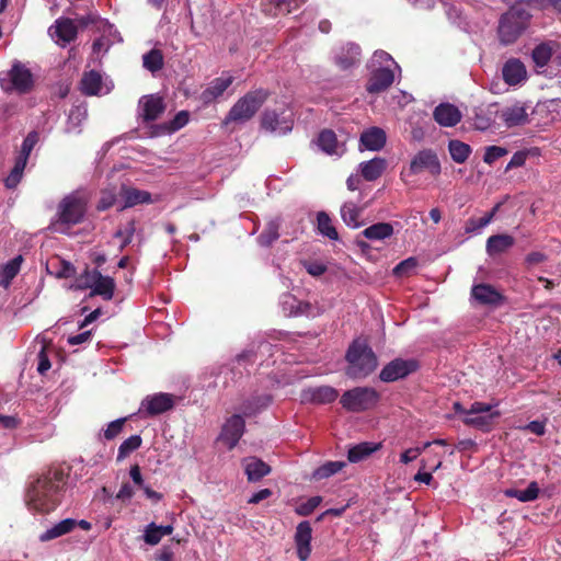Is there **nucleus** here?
I'll return each instance as SVG.
<instances>
[{
  "label": "nucleus",
  "mask_w": 561,
  "mask_h": 561,
  "mask_svg": "<svg viewBox=\"0 0 561 561\" xmlns=\"http://www.w3.org/2000/svg\"><path fill=\"white\" fill-rule=\"evenodd\" d=\"M71 486L70 466L49 467L30 483L26 490V504L30 510L48 514L61 504L66 492Z\"/></svg>",
  "instance_id": "obj_1"
},
{
  "label": "nucleus",
  "mask_w": 561,
  "mask_h": 561,
  "mask_svg": "<svg viewBox=\"0 0 561 561\" xmlns=\"http://www.w3.org/2000/svg\"><path fill=\"white\" fill-rule=\"evenodd\" d=\"M347 366L345 374L351 379H364L378 366V359L373 348L362 340H354L345 354Z\"/></svg>",
  "instance_id": "obj_2"
},
{
  "label": "nucleus",
  "mask_w": 561,
  "mask_h": 561,
  "mask_svg": "<svg viewBox=\"0 0 561 561\" xmlns=\"http://www.w3.org/2000/svg\"><path fill=\"white\" fill-rule=\"evenodd\" d=\"M90 197L85 192L76 191L66 195L57 206V213L51 226L55 230L64 232L58 227H73L84 220Z\"/></svg>",
  "instance_id": "obj_3"
},
{
  "label": "nucleus",
  "mask_w": 561,
  "mask_h": 561,
  "mask_svg": "<svg viewBox=\"0 0 561 561\" xmlns=\"http://www.w3.org/2000/svg\"><path fill=\"white\" fill-rule=\"evenodd\" d=\"M530 18V13L522 5L511 7L499 21L500 43L503 45L514 44L528 27Z\"/></svg>",
  "instance_id": "obj_4"
},
{
  "label": "nucleus",
  "mask_w": 561,
  "mask_h": 561,
  "mask_svg": "<svg viewBox=\"0 0 561 561\" xmlns=\"http://www.w3.org/2000/svg\"><path fill=\"white\" fill-rule=\"evenodd\" d=\"M270 95L271 92L263 88L247 92L229 110L222 121V125L228 126L231 123H245L250 121L267 101Z\"/></svg>",
  "instance_id": "obj_5"
},
{
  "label": "nucleus",
  "mask_w": 561,
  "mask_h": 561,
  "mask_svg": "<svg viewBox=\"0 0 561 561\" xmlns=\"http://www.w3.org/2000/svg\"><path fill=\"white\" fill-rule=\"evenodd\" d=\"M379 392L371 387H355L345 391L340 399L343 409L352 413L368 411L379 402Z\"/></svg>",
  "instance_id": "obj_6"
},
{
  "label": "nucleus",
  "mask_w": 561,
  "mask_h": 561,
  "mask_svg": "<svg viewBox=\"0 0 561 561\" xmlns=\"http://www.w3.org/2000/svg\"><path fill=\"white\" fill-rule=\"evenodd\" d=\"M4 77H0L1 88L5 92H16L19 94L30 93L35 85L32 71L22 62L15 61Z\"/></svg>",
  "instance_id": "obj_7"
},
{
  "label": "nucleus",
  "mask_w": 561,
  "mask_h": 561,
  "mask_svg": "<svg viewBox=\"0 0 561 561\" xmlns=\"http://www.w3.org/2000/svg\"><path fill=\"white\" fill-rule=\"evenodd\" d=\"M294 121L291 114L285 110L277 111L265 108L260 118V126L262 129L270 133H278L285 135L293 129Z\"/></svg>",
  "instance_id": "obj_8"
},
{
  "label": "nucleus",
  "mask_w": 561,
  "mask_h": 561,
  "mask_svg": "<svg viewBox=\"0 0 561 561\" xmlns=\"http://www.w3.org/2000/svg\"><path fill=\"white\" fill-rule=\"evenodd\" d=\"M419 369V363L415 359L396 358L388 363L380 371L379 378L383 382H393L405 378Z\"/></svg>",
  "instance_id": "obj_9"
},
{
  "label": "nucleus",
  "mask_w": 561,
  "mask_h": 561,
  "mask_svg": "<svg viewBox=\"0 0 561 561\" xmlns=\"http://www.w3.org/2000/svg\"><path fill=\"white\" fill-rule=\"evenodd\" d=\"M500 119L507 128L525 126L529 124V105L523 101H515L504 106L499 112Z\"/></svg>",
  "instance_id": "obj_10"
},
{
  "label": "nucleus",
  "mask_w": 561,
  "mask_h": 561,
  "mask_svg": "<svg viewBox=\"0 0 561 561\" xmlns=\"http://www.w3.org/2000/svg\"><path fill=\"white\" fill-rule=\"evenodd\" d=\"M425 170L433 176H438L442 171L439 159L432 149L419 151L410 162V174H419Z\"/></svg>",
  "instance_id": "obj_11"
},
{
  "label": "nucleus",
  "mask_w": 561,
  "mask_h": 561,
  "mask_svg": "<svg viewBox=\"0 0 561 561\" xmlns=\"http://www.w3.org/2000/svg\"><path fill=\"white\" fill-rule=\"evenodd\" d=\"M173 407V394L160 392L153 396H147L141 401L139 412L142 413L145 416H156L172 410Z\"/></svg>",
  "instance_id": "obj_12"
},
{
  "label": "nucleus",
  "mask_w": 561,
  "mask_h": 561,
  "mask_svg": "<svg viewBox=\"0 0 561 561\" xmlns=\"http://www.w3.org/2000/svg\"><path fill=\"white\" fill-rule=\"evenodd\" d=\"M245 428V422L239 414L230 416L222 426L220 439L227 445L228 449H233L242 437Z\"/></svg>",
  "instance_id": "obj_13"
},
{
  "label": "nucleus",
  "mask_w": 561,
  "mask_h": 561,
  "mask_svg": "<svg viewBox=\"0 0 561 561\" xmlns=\"http://www.w3.org/2000/svg\"><path fill=\"white\" fill-rule=\"evenodd\" d=\"M312 528L307 520L300 522L296 527L295 543L300 561H307L311 553Z\"/></svg>",
  "instance_id": "obj_14"
},
{
  "label": "nucleus",
  "mask_w": 561,
  "mask_h": 561,
  "mask_svg": "<svg viewBox=\"0 0 561 561\" xmlns=\"http://www.w3.org/2000/svg\"><path fill=\"white\" fill-rule=\"evenodd\" d=\"M308 0H262V11L270 16L289 14L299 9Z\"/></svg>",
  "instance_id": "obj_15"
},
{
  "label": "nucleus",
  "mask_w": 561,
  "mask_h": 561,
  "mask_svg": "<svg viewBox=\"0 0 561 561\" xmlns=\"http://www.w3.org/2000/svg\"><path fill=\"white\" fill-rule=\"evenodd\" d=\"M433 117L440 126L454 127L461 121L462 114L454 104L442 103L435 107Z\"/></svg>",
  "instance_id": "obj_16"
},
{
  "label": "nucleus",
  "mask_w": 561,
  "mask_h": 561,
  "mask_svg": "<svg viewBox=\"0 0 561 561\" xmlns=\"http://www.w3.org/2000/svg\"><path fill=\"white\" fill-rule=\"evenodd\" d=\"M139 103L141 105L140 116L146 123L158 119L165 110L163 99L158 95L142 96Z\"/></svg>",
  "instance_id": "obj_17"
},
{
  "label": "nucleus",
  "mask_w": 561,
  "mask_h": 561,
  "mask_svg": "<svg viewBox=\"0 0 561 561\" xmlns=\"http://www.w3.org/2000/svg\"><path fill=\"white\" fill-rule=\"evenodd\" d=\"M233 77L230 75L215 78L208 87L201 93V101L207 105L213 103L232 84Z\"/></svg>",
  "instance_id": "obj_18"
},
{
  "label": "nucleus",
  "mask_w": 561,
  "mask_h": 561,
  "mask_svg": "<svg viewBox=\"0 0 561 561\" xmlns=\"http://www.w3.org/2000/svg\"><path fill=\"white\" fill-rule=\"evenodd\" d=\"M337 397L339 391L331 386L311 387L302 392V399L314 404L332 403Z\"/></svg>",
  "instance_id": "obj_19"
},
{
  "label": "nucleus",
  "mask_w": 561,
  "mask_h": 561,
  "mask_svg": "<svg viewBox=\"0 0 561 561\" xmlns=\"http://www.w3.org/2000/svg\"><path fill=\"white\" fill-rule=\"evenodd\" d=\"M394 81V73L389 68H379L374 71L366 84L368 93L376 94L386 91Z\"/></svg>",
  "instance_id": "obj_20"
},
{
  "label": "nucleus",
  "mask_w": 561,
  "mask_h": 561,
  "mask_svg": "<svg viewBox=\"0 0 561 561\" xmlns=\"http://www.w3.org/2000/svg\"><path fill=\"white\" fill-rule=\"evenodd\" d=\"M502 77L508 85H516L526 80L527 70L518 58H511L502 68Z\"/></svg>",
  "instance_id": "obj_21"
},
{
  "label": "nucleus",
  "mask_w": 561,
  "mask_h": 561,
  "mask_svg": "<svg viewBox=\"0 0 561 561\" xmlns=\"http://www.w3.org/2000/svg\"><path fill=\"white\" fill-rule=\"evenodd\" d=\"M243 466L249 482H259L272 471L270 465L256 457L244 458Z\"/></svg>",
  "instance_id": "obj_22"
},
{
  "label": "nucleus",
  "mask_w": 561,
  "mask_h": 561,
  "mask_svg": "<svg viewBox=\"0 0 561 561\" xmlns=\"http://www.w3.org/2000/svg\"><path fill=\"white\" fill-rule=\"evenodd\" d=\"M471 296L481 305H500L503 300V296L489 284H478L471 289Z\"/></svg>",
  "instance_id": "obj_23"
},
{
  "label": "nucleus",
  "mask_w": 561,
  "mask_h": 561,
  "mask_svg": "<svg viewBox=\"0 0 561 561\" xmlns=\"http://www.w3.org/2000/svg\"><path fill=\"white\" fill-rule=\"evenodd\" d=\"M359 141L367 150L378 151L385 147L387 136L383 129L370 127L362 133Z\"/></svg>",
  "instance_id": "obj_24"
},
{
  "label": "nucleus",
  "mask_w": 561,
  "mask_h": 561,
  "mask_svg": "<svg viewBox=\"0 0 561 561\" xmlns=\"http://www.w3.org/2000/svg\"><path fill=\"white\" fill-rule=\"evenodd\" d=\"M387 165H388V163L385 158L376 157L371 160L362 162L359 164V170H360L362 176L366 181L373 182L382 175V173L387 169Z\"/></svg>",
  "instance_id": "obj_25"
},
{
  "label": "nucleus",
  "mask_w": 561,
  "mask_h": 561,
  "mask_svg": "<svg viewBox=\"0 0 561 561\" xmlns=\"http://www.w3.org/2000/svg\"><path fill=\"white\" fill-rule=\"evenodd\" d=\"M94 275H96V279L90 296H101L104 300H111L115 290L114 279L110 276H103L98 268H95Z\"/></svg>",
  "instance_id": "obj_26"
},
{
  "label": "nucleus",
  "mask_w": 561,
  "mask_h": 561,
  "mask_svg": "<svg viewBox=\"0 0 561 561\" xmlns=\"http://www.w3.org/2000/svg\"><path fill=\"white\" fill-rule=\"evenodd\" d=\"M515 243V239L506 233L493 234L488 238L485 250L490 256L501 254L511 249Z\"/></svg>",
  "instance_id": "obj_27"
},
{
  "label": "nucleus",
  "mask_w": 561,
  "mask_h": 561,
  "mask_svg": "<svg viewBox=\"0 0 561 561\" xmlns=\"http://www.w3.org/2000/svg\"><path fill=\"white\" fill-rule=\"evenodd\" d=\"M77 527V520L73 518H66L48 528L39 535L42 542L50 541L64 535L70 534Z\"/></svg>",
  "instance_id": "obj_28"
},
{
  "label": "nucleus",
  "mask_w": 561,
  "mask_h": 561,
  "mask_svg": "<svg viewBox=\"0 0 561 561\" xmlns=\"http://www.w3.org/2000/svg\"><path fill=\"white\" fill-rule=\"evenodd\" d=\"M122 196L124 198L123 208H129L139 204H149L152 202L151 194L149 192L135 187L123 186Z\"/></svg>",
  "instance_id": "obj_29"
},
{
  "label": "nucleus",
  "mask_w": 561,
  "mask_h": 561,
  "mask_svg": "<svg viewBox=\"0 0 561 561\" xmlns=\"http://www.w3.org/2000/svg\"><path fill=\"white\" fill-rule=\"evenodd\" d=\"M380 447H381V444H379V443H369V442L359 443L348 449L347 459L350 462H353V463L359 462V461L366 459L373 453L377 451Z\"/></svg>",
  "instance_id": "obj_30"
},
{
  "label": "nucleus",
  "mask_w": 561,
  "mask_h": 561,
  "mask_svg": "<svg viewBox=\"0 0 561 561\" xmlns=\"http://www.w3.org/2000/svg\"><path fill=\"white\" fill-rule=\"evenodd\" d=\"M500 416V412H491L489 414H467L462 422L468 425L472 426L474 428L481 430L483 432H489L492 427L494 419Z\"/></svg>",
  "instance_id": "obj_31"
},
{
  "label": "nucleus",
  "mask_w": 561,
  "mask_h": 561,
  "mask_svg": "<svg viewBox=\"0 0 561 561\" xmlns=\"http://www.w3.org/2000/svg\"><path fill=\"white\" fill-rule=\"evenodd\" d=\"M55 34L64 43H70L76 39L78 30L71 19L61 18L55 22Z\"/></svg>",
  "instance_id": "obj_32"
},
{
  "label": "nucleus",
  "mask_w": 561,
  "mask_h": 561,
  "mask_svg": "<svg viewBox=\"0 0 561 561\" xmlns=\"http://www.w3.org/2000/svg\"><path fill=\"white\" fill-rule=\"evenodd\" d=\"M23 262L22 255H18L4 264L0 270V286L7 288L12 279L19 274L21 264Z\"/></svg>",
  "instance_id": "obj_33"
},
{
  "label": "nucleus",
  "mask_w": 561,
  "mask_h": 561,
  "mask_svg": "<svg viewBox=\"0 0 561 561\" xmlns=\"http://www.w3.org/2000/svg\"><path fill=\"white\" fill-rule=\"evenodd\" d=\"M102 88V77L95 71L85 72L81 79V91L85 95H96Z\"/></svg>",
  "instance_id": "obj_34"
},
{
  "label": "nucleus",
  "mask_w": 561,
  "mask_h": 561,
  "mask_svg": "<svg viewBox=\"0 0 561 561\" xmlns=\"http://www.w3.org/2000/svg\"><path fill=\"white\" fill-rule=\"evenodd\" d=\"M393 234V227L389 222H377L362 231V236L369 240H383Z\"/></svg>",
  "instance_id": "obj_35"
},
{
  "label": "nucleus",
  "mask_w": 561,
  "mask_h": 561,
  "mask_svg": "<svg viewBox=\"0 0 561 561\" xmlns=\"http://www.w3.org/2000/svg\"><path fill=\"white\" fill-rule=\"evenodd\" d=\"M317 144L319 148L327 154H336L339 149V141L335 133L332 129H323L319 133Z\"/></svg>",
  "instance_id": "obj_36"
},
{
  "label": "nucleus",
  "mask_w": 561,
  "mask_h": 561,
  "mask_svg": "<svg viewBox=\"0 0 561 561\" xmlns=\"http://www.w3.org/2000/svg\"><path fill=\"white\" fill-rule=\"evenodd\" d=\"M359 61V47L356 45L350 46L346 50H342L335 57V64L342 70L352 68Z\"/></svg>",
  "instance_id": "obj_37"
},
{
  "label": "nucleus",
  "mask_w": 561,
  "mask_h": 561,
  "mask_svg": "<svg viewBox=\"0 0 561 561\" xmlns=\"http://www.w3.org/2000/svg\"><path fill=\"white\" fill-rule=\"evenodd\" d=\"M553 54L552 43H541L537 45L531 51V58L535 62L536 67L543 68L546 67Z\"/></svg>",
  "instance_id": "obj_38"
},
{
  "label": "nucleus",
  "mask_w": 561,
  "mask_h": 561,
  "mask_svg": "<svg viewBox=\"0 0 561 561\" xmlns=\"http://www.w3.org/2000/svg\"><path fill=\"white\" fill-rule=\"evenodd\" d=\"M448 150L451 159L456 163H463L469 158L472 149L471 147L460 140L453 139L448 142Z\"/></svg>",
  "instance_id": "obj_39"
},
{
  "label": "nucleus",
  "mask_w": 561,
  "mask_h": 561,
  "mask_svg": "<svg viewBox=\"0 0 561 561\" xmlns=\"http://www.w3.org/2000/svg\"><path fill=\"white\" fill-rule=\"evenodd\" d=\"M505 494L510 497H515L524 503L531 502L538 497L539 486L536 481H533L528 484V486L525 490L508 489L505 491Z\"/></svg>",
  "instance_id": "obj_40"
},
{
  "label": "nucleus",
  "mask_w": 561,
  "mask_h": 561,
  "mask_svg": "<svg viewBox=\"0 0 561 561\" xmlns=\"http://www.w3.org/2000/svg\"><path fill=\"white\" fill-rule=\"evenodd\" d=\"M346 466L344 461H327L322 466L318 467L313 473L312 478L314 480L328 479L331 476L337 473Z\"/></svg>",
  "instance_id": "obj_41"
},
{
  "label": "nucleus",
  "mask_w": 561,
  "mask_h": 561,
  "mask_svg": "<svg viewBox=\"0 0 561 561\" xmlns=\"http://www.w3.org/2000/svg\"><path fill=\"white\" fill-rule=\"evenodd\" d=\"M318 230L319 232L328 237L330 240H337L339 233L335 227L332 225L330 216L325 211H320L317 215Z\"/></svg>",
  "instance_id": "obj_42"
},
{
  "label": "nucleus",
  "mask_w": 561,
  "mask_h": 561,
  "mask_svg": "<svg viewBox=\"0 0 561 561\" xmlns=\"http://www.w3.org/2000/svg\"><path fill=\"white\" fill-rule=\"evenodd\" d=\"M27 161L20 158H15L14 167L12 168L9 175L4 179V185L8 188H15L22 180L24 169Z\"/></svg>",
  "instance_id": "obj_43"
},
{
  "label": "nucleus",
  "mask_w": 561,
  "mask_h": 561,
  "mask_svg": "<svg viewBox=\"0 0 561 561\" xmlns=\"http://www.w3.org/2000/svg\"><path fill=\"white\" fill-rule=\"evenodd\" d=\"M94 273L95 268L91 271L89 266H85L84 271L76 277L71 288L75 290L92 289L96 279V275H94Z\"/></svg>",
  "instance_id": "obj_44"
},
{
  "label": "nucleus",
  "mask_w": 561,
  "mask_h": 561,
  "mask_svg": "<svg viewBox=\"0 0 561 561\" xmlns=\"http://www.w3.org/2000/svg\"><path fill=\"white\" fill-rule=\"evenodd\" d=\"M142 439L140 435H131L125 439L118 447L117 460L122 461L131 453L137 450L141 446Z\"/></svg>",
  "instance_id": "obj_45"
},
{
  "label": "nucleus",
  "mask_w": 561,
  "mask_h": 561,
  "mask_svg": "<svg viewBox=\"0 0 561 561\" xmlns=\"http://www.w3.org/2000/svg\"><path fill=\"white\" fill-rule=\"evenodd\" d=\"M144 67L151 72H156L163 67V55L159 49H151L144 55Z\"/></svg>",
  "instance_id": "obj_46"
},
{
  "label": "nucleus",
  "mask_w": 561,
  "mask_h": 561,
  "mask_svg": "<svg viewBox=\"0 0 561 561\" xmlns=\"http://www.w3.org/2000/svg\"><path fill=\"white\" fill-rule=\"evenodd\" d=\"M359 215H360L359 209L353 203H346L341 208L342 219L348 227H353V228L359 227V225H360L358 222Z\"/></svg>",
  "instance_id": "obj_47"
},
{
  "label": "nucleus",
  "mask_w": 561,
  "mask_h": 561,
  "mask_svg": "<svg viewBox=\"0 0 561 561\" xmlns=\"http://www.w3.org/2000/svg\"><path fill=\"white\" fill-rule=\"evenodd\" d=\"M38 140H39V134L36 130L30 131L22 142L21 150L18 154V158L27 161L32 150L34 149V147L38 142Z\"/></svg>",
  "instance_id": "obj_48"
},
{
  "label": "nucleus",
  "mask_w": 561,
  "mask_h": 561,
  "mask_svg": "<svg viewBox=\"0 0 561 561\" xmlns=\"http://www.w3.org/2000/svg\"><path fill=\"white\" fill-rule=\"evenodd\" d=\"M136 231V222L134 219L129 220L124 229H118L114 237L115 238H122L123 242L121 244V250L126 248L133 240L134 233Z\"/></svg>",
  "instance_id": "obj_49"
},
{
  "label": "nucleus",
  "mask_w": 561,
  "mask_h": 561,
  "mask_svg": "<svg viewBox=\"0 0 561 561\" xmlns=\"http://www.w3.org/2000/svg\"><path fill=\"white\" fill-rule=\"evenodd\" d=\"M116 202V193L114 190H103L101 191V197L96 204L98 211H104L114 206Z\"/></svg>",
  "instance_id": "obj_50"
},
{
  "label": "nucleus",
  "mask_w": 561,
  "mask_h": 561,
  "mask_svg": "<svg viewBox=\"0 0 561 561\" xmlns=\"http://www.w3.org/2000/svg\"><path fill=\"white\" fill-rule=\"evenodd\" d=\"M126 421H127L126 417H122V419H117V420L111 422L107 425V427L104 430V433H103L104 438L106 440H112L115 437H117L122 433Z\"/></svg>",
  "instance_id": "obj_51"
},
{
  "label": "nucleus",
  "mask_w": 561,
  "mask_h": 561,
  "mask_svg": "<svg viewBox=\"0 0 561 561\" xmlns=\"http://www.w3.org/2000/svg\"><path fill=\"white\" fill-rule=\"evenodd\" d=\"M507 149L500 146H489L485 149L483 161L488 164L494 163L497 159L507 154Z\"/></svg>",
  "instance_id": "obj_52"
},
{
  "label": "nucleus",
  "mask_w": 561,
  "mask_h": 561,
  "mask_svg": "<svg viewBox=\"0 0 561 561\" xmlns=\"http://www.w3.org/2000/svg\"><path fill=\"white\" fill-rule=\"evenodd\" d=\"M188 119H190V114L188 112L186 111H180L172 121L169 122L168 126L165 127V129L168 131H176L179 129H181L182 127H184L187 123H188Z\"/></svg>",
  "instance_id": "obj_53"
},
{
  "label": "nucleus",
  "mask_w": 561,
  "mask_h": 561,
  "mask_svg": "<svg viewBox=\"0 0 561 561\" xmlns=\"http://www.w3.org/2000/svg\"><path fill=\"white\" fill-rule=\"evenodd\" d=\"M161 538L162 536L160 535L158 525H156L154 523H150L145 529V542L150 546H156L160 542Z\"/></svg>",
  "instance_id": "obj_54"
},
{
  "label": "nucleus",
  "mask_w": 561,
  "mask_h": 561,
  "mask_svg": "<svg viewBox=\"0 0 561 561\" xmlns=\"http://www.w3.org/2000/svg\"><path fill=\"white\" fill-rule=\"evenodd\" d=\"M491 222V216H483L481 218H469L465 226V231L467 233H472L479 229L484 228Z\"/></svg>",
  "instance_id": "obj_55"
},
{
  "label": "nucleus",
  "mask_w": 561,
  "mask_h": 561,
  "mask_svg": "<svg viewBox=\"0 0 561 561\" xmlns=\"http://www.w3.org/2000/svg\"><path fill=\"white\" fill-rule=\"evenodd\" d=\"M417 266V260L415 257H409L401 261L394 268L393 274L397 276L408 275Z\"/></svg>",
  "instance_id": "obj_56"
},
{
  "label": "nucleus",
  "mask_w": 561,
  "mask_h": 561,
  "mask_svg": "<svg viewBox=\"0 0 561 561\" xmlns=\"http://www.w3.org/2000/svg\"><path fill=\"white\" fill-rule=\"evenodd\" d=\"M431 446L430 442L424 443L422 447L409 448L401 454L400 461L402 463H409L415 460L426 448Z\"/></svg>",
  "instance_id": "obj_57"
},
{
  "label": "nucleus",
  "mask_w": 561,
  "mask_h": 561,
  "mask_svg": "<svg viewBox=\"0 0 561 561\" xmlns=\"http://www.w3.org/2000/svg\"><path fill=\"white\" fill-rule=\"evenodd\" d=\"M321 501V496H312L297 508V513L300 516H308L320 505Z\"/></svg>",
  "instance_id": "obj_58"
},
{
  "label": "nucleus",
  "mask_w": 561,
  "mask_h": 561,
  "mask_svg": "<svg viewBox=\"0 0 561 561\" xmlns=\"http://www.w3.org/2000/svg\"><path fill=\"white\" fill-rule=\"evenodd\" d=\"M76 275V267L68 261H60V268L56 273L58 278H70Z\"/></svg>",
  "instance_id": "obj_59"
},
{
  "label": "nucleus",
  "mask_w": 561,
  "mask_h": 561,
  "mask_svg": "<svg viewBox=\"0 0 561 561\" xmlns=\"http://www.w3.org/2000/svg\"><path fill=\"white\" fill-rule=\"evenodd\" d=\"M304 266L312 276H321L327 272V265L321 262H305Z\"/></svg>",
  "instance_id": "obj_60"
},
{
  "label": "nucleus",
  "mask_w": 561,
  "mask_h": 561,
  "mask_svg": "<svg viewBox=\"0 0 561 561\" xmlns=\"http://www.w3.org/2000/svg\"><path fill=\"white\" fill-rule=\"evenodd\" d=\"M51 367L50 360L48 355L46 354L45 348L43 347L41 352L38 353V365H37V371L41 375H45Z\"/></svg>",
  "instance_id": "obj_61"
},
{
  "label": "nucleus",
  "mask_w": 561,
  "mask_h": 561,
  "mask_svg": "<svg viewBox=\"0 0 561 561\" xmlns=\"http://www.w3.org/2000/svg\"><path fill=\"white\" fill-rule=\"evenodd\" d=\"M526 159L527 153L525 151H516L506 165V170L523 167L526 162Z\"/></svg>",
  "instance_id": "obj_62"
},
{
  "label": "nucleus",
  "mask_w": 561,
  "mask_h": 561,
  "mask_svg": "<svg viewBox=\"0 0 561 561\" xmlns=\"http://www.w3.org/2000/svg\"><path fill=\"white\" fill-rule=\"evenodd\" d=\"M21 424V421L13 415L0 414V426L5 430L16 428Z\"/></svg>",
  "instance_id": "obj_63"
},
{
  "label": "nucleus",
  "mask_w": 561,
  "mask_h": 561,
  "mask_svg": "<svg viewBox=\"0 0 561 561\" xmlns=\"http://www.w3.org/2000/svg\"><path fill=\"white\" fill-rule=\"evenodd\" d=\"M278 232L276 227H270L267 230H265L261 236L260 239L263 244H271L275 240L278 239Z\"/></svg>",
  "instance_id": "obj_64"
}]
</instances>
